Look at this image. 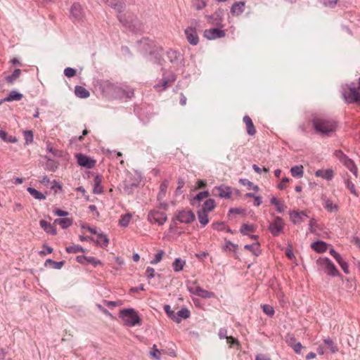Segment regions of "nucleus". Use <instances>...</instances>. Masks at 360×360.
Segmentation results:
<instances>
[{
    "label": "nucleus",
    "instance_id": "f257e3e1",
    "mask_svg": "<svg viewBox=\"0 0 360 360\" xmlns=\"http://www.w3.org/2000/svg\"><path fill=\"white\" fill-rule=\"evenodd\" d=\"M311 122L315 131L322 136H330L338 127V122L334 119L322 114L314 115Z\"/></svg>",
    "mask_w": 360,
    "mask_h": 360
},
{
    "label": "nucleus",
    "instance_id": "f03ea898",
    "mask_svg": "<svg viewBox=\"0 0 360 360\" xmlns=\"http://www.w3.org/2000/svg\"><path fill=\"white\" fill-rule=\"evenodd\" d=\"M341 94L344 101L347 104L360 103V92L357 91L354 82L342 85Z\"/></svg>",
    "mask_w": 360,
    "mask_h": 360
},
{
    "label": "nucleus",
    "instance_id": "7ed1b4c3",
    "mask_svg": "<svg viewBox=\"0 0 360 360\" xmlns=\"http://www.w3.org/2000/svg\"><path fill=\"white\" fill-rule=\"evenodd\" d=\"M119 317L123 320L125 325L129 327L140 326L142 323L138 312L133 308L122 309L120 311Z\"/></svg>",
    "mask_w": 360,
    "mask_h": 360
},
{
    "label": "nucleus",
    "instance_id": "20e7f679",
    "mask_svg": "<svg viewBox=\"0 0 360 360\" xmlns=\"http://www.w3.org/2000/svg\"><path fill=\"white\" fill-rule=\"evenodd\" d=\"M190 24L191 25L185 30V35L189 44L195 46L199 42L196 27L200 26V22L198 20L192 19L190 20Z\"/></svg>",
    "mask_w": 360,
    "mask_h": 360
},
{
    "label": "nucleus",
    "instance_id": "39448f33",
    "mask_svg": "<svg viewBox=\"0 0 360 360\" xmlns=\"http://www.w3.org/2000/svg\"><path fill=\"white\" fill-rule=\"evenodd\" d=\"M316 263L320 266L323 267L328 275L336 277L340 276V272L338 270L335 265L333 263V262L328 257L319 258Z\"/></svg>",
    "mask_w": 360,
    "mask_h": 360
},
{
    "label": "nucleus",
    "instance_id": "423d86ee",
    "mask_svg": "<svg viewBox=\"0 0 360 360\" xmlns=\"http://www.w3.org/2000/svg\"><path fill=\"white\" fill-rule=\"evenodd\" d=\"M70 18L76 22H82L85 18L84 11L79 3H74L70 10Z\"/></svg>",
    "mask_w": 360,
    "mask_h": 360
},
{
    "label": "nucleus",
    "instance_id": "0eeeda50",
    "mask_svg": "<svg viewBox=\"0 0 360 360\" xmlns=\"http://www.w3.org/2000/svg\"><path fill=\"white\" fill-rule=\"evenodd\" d=\"M284 226L283 219L281 217L276 216L273 221L269 223V230L273 236L276 237L283 231Z\"/></svg>",
    "mask_w": 360,
    "mask_h": 360
},
{
    "label": "nucleus",
    "instance_id": "6e6552de",
    "mask_svg": "<svg viewBox=\"0 0 360 360\" xmlns=\"http://www.w3.org/2000/svg\"><path fill=\"white\" fill-rule=\"evenodd\" d=\"M148 220L152 224H158L162 226L167 221V217L165 212L153 210L148 214Z\"/></svg>",
    "mask_w": 360,
    "mask_h": 360
},
{
    "label": "nucleus",
    "instance_id": "1a4fd4ad",
    "mask_svg": "<svg viewBox=\"0 0 360 360\" xmlns=\"http://www.w3.org/2000/svg\"><path fill=\"white\" fill-rule=\"evenodd\" d=\"M224 11L223 8H219L212 15H207L206 18L207 21L212 25L224 27L223 20H224Z\"/></svg>",
    "mask_w": 360,
    "mask_h": 360
},
{
    "label": "nucleus",
    "instance_id": "9d476101",
    "mask_svg": "<svg viewBox=\"0 0 360 360\" xmlns=\"http://www.w3.org/2000/svg\"><path fill=\"white\" fill-rule=\"evenodd\" d=\"M167 58L174 67H181L184 63V56L179 51L169 49L166 53Z\"/></svg>",
    "mask_w": 360,
    "mask_h": 360
},
{
    "label": "nucleus",
    "instance_id": "9b49d317",
    "mask_svg": "<svg viewBox=\"0 0 360 360\" xmlns=\"http://www.w3.org/2000/svg\"><path fill=\"white\" fill-rule=\"evenodd\" d=\"M226 35L225 30L222 27H217L210 29H207L204 32V37L209 40H214L224 37Z\"/></svg>",
    "mask_w": 360,
    "mask_h": 360
},
{
    "label": "nucleus",
    "instance_id": "f8f14e48",
    "mask_svg": "<svg viewBox=\"0 0 360 360\" xmlns=\"http://www.w3.org/2000/svg\"><path fill=\"white\" fill-rule=\"evenodd\" d=\"M176 219L181 223L188 224L195 220V216L191 210H181L178 212Z\"/></svg>",
    "mask_w": 360,
    "mask_h": 360
},
{
    "label": "nucleus",
    "instance_id": "ddd939ff",
    "mask_svg": "<svg viewBox=\"0 0 360 360\" xmlns=\"http://www.w3.org/2000/svg\"><path fill=\"white\" fill-rule=\"evenodd\" d=\"M76 158L77 163L82 167L91 169L94 167L96 165V160L86 155L79 153L76 155Z\"/></svg>",
    "mask_w": 360,
    "mask_h": 360
},
{
    "label": "nucleus",
    "instance_id": "4468645a",
    "mask_svg": "<svg viewBox=\"0 0 360 360\" xmlns=\"http://www.w3.org/2000/svg\"><path fill=\"white\" fill-rule=\"evenodd\" d=\"M212 193L214 196L229 199L231 196L232 191L230 187L221 185L218 187H214Z\"/></svg>",
    "mask_w": 360,
    "mask_h": 360
},
{
    "label": "nucleus",
    "instance_id": "2eb2a0df",
    "mask_svg": "<svg viewBox=\"0 0 360 360\" xmlns=\"http://www.w3.org/2000/svg\"><path fill=\"white\" fill-rule=\"evenodd\" d=\"M289 215L294 224H300L304 221V217H309L304 211H290Z\"/></svg>",
    "mask_w": 360,
    "mask_h": 360
},
{
    "label": "nucleus",
    "instance_id": "dca6fc26",
    "mask_svg": "<svg viewBox=\"0 0 360 360\" xmlns=\"http://www.w3.org/2000/svg\"><path fill=\"white\" fill-rule=\"evenodd\" d=\"M112 8L115 9L117 12H120L125 9L126 5L123 0H103Z\"/></svg>",
    "mask_w": 360,
    "mask_h": 360
},
{
    "label": "nucleus",
    "instance_id": "f3484780",
    "mask_svg": "<svg viewBox=\"0 0 360 360\" xmlns=\"http://www.w3.org/2000/svg\"><path fill=\"white\" fill-rule=\"evenodd\" d=\"M124 11V9L120 12H117V19L124 27L134 31V25H133L132 19L128 20L127 18V13H123Z\"/></svg>",
    "mask_w": 360,
    "mask_h": 360
},
{
    "label": "nucleus",
    "instance_id": "a211bd4d",
    "mask_svg": "<svg viewBox=\"0 0 360 360\" xmlns=\"http://www.w3.org/2000/svg\"><path fill=\"white\" fill-rule=\"evenodd\" d=\"M245 6L244 1L235 2L231 7V13L236 16L241 15L245 11Z\"/></svg>",
    "mask_w": 360,
    "mask_h": 360
},
{
    "label": "nucleus",
    "instance_id": "6ab92c4d",
    "mask_svg": "<svg viewBox=\"0 0 360 360\" xmlns=\"http://www.w3.org/2000/svg\"><path fill=\"white\" fill-rule=\"evenodd\" d=\"M243 121L246 125V131L248 134L250 136H254L257 131L250 117L248 115H245L243 118Z\"/></svg>",
    "mask_w": 360,
    "mask_h": 360
},
{
    "label": "nucleus",
    "instance_id": "aec40b11",
    "mask_svg": "<svg viewBox=\"0 0 360 360\" xmlns=\"http://www.w3.org/2000/svg\"><path fill=\"white\" fill-rule=\"evenodd\" d=\"M315 176L317 177H321L326 180H331L334 176L333 170L331 169H319L316 171Z\"/></svg>",
    "mask_w": 360,
    "mask_h": 360
},
{
    "label": "nucleus",
    "instance_id": "412c9836",
    "mask_svg": "<svg viewBox=\"0 0 360 360\" xmlns=\"http://www.w3.org/2000/svg\"><path fill=\"white\" fill-rule=\"evenodd\" d=\"M41 228L47 233L55 236L57 233V231L53 224L47 222L45 220H41L39 221Z\"/></svg>",
    "mask_w": 360,
    "mask_h": 360
},
{
    "label": "nucleus",
    "instance_id": "4be33fe9",
    "mask_svg": "<svg viewBox=\"0 0 360 360\" xmlns=\"http://www.w3.org/2000/svg\"><path fill=\"white\" fill-rule=\"evenodd\" d=\"M102 176L101 175H96L94 179V188L93 193L95 194H101L103 192V188L101 185Z\"/></svg>",
    "mask_w": 360,
    "mask_h": 360
},
{
    "label": "nucleus",
    "instance_id": "5701e85b",
    "mask_svg": "<svg viewBox=\"0 0 360 360\" xmlns=\"http://www.w3.org/2000/svg\"><path fill=\"white\" fill-rule=\"evenodd\" d=\"M328 244L322 240H317L311 243V248L319 253H322L326 251Z\"/></svg>",
    "mask_w": 360,
    "mask_h": 360
},
{
    "label": "nucleus",
    "instance_id": "b1692460",
    "mask_svg": "<svg viewBox=\"0 0 360 360\" xmlns=\"http://www.w3.org/2000/svg\"><path fill=\"white\" fill-rule=\"evenodd\" d=\"M94 243L101 248H105L108 245L109 239L108 236L103 233H98L97 236V240H94Z\"/></svg>",
    "mask_w": 360,
    "mask_h": 360
},
{
    "label": "nucleus",
    "instance_id": "393cba45",
    "mask_svg": "<svg viewBox=\"0 0 360 360\" xmlns=\"http://www.w3.org/2000/svg\"><path fill=\"white\" fill-rule=\"evenodd\" d=\"M271 204L275 205L276 210L278 213H282L287 208L283 201L278 200L276 197L273 196L270 199Z\"/></svg>",
    "mask_w": 360,
    "mask_h": 360
},
{
    "label": "nucleus",
    "instance_id": "a878e982",
    "mask_svg": "<svg viewBox=\"0 0 360 360\" xmlns=\"http://www.w3.org/2000/svg\"><path fill=\"white\" fill-rule=\"evenodd\" d=\"M196 295L202 298H212L215 297V294L212 291L204 290L200 286L195 288Z\"/></svg>",
    "mask_w": 360,
    "mask_h": 360
},
{
    "label": "nucleus",
    "instance_id": "bb28decb",
    "mask_svg": "<svg viewBox=\"0 0 360 360\" xmlns=\"http://www.w3.org/2000/svg\"><path fill=\"white\" fill-rule=\"evenodd\" d=\"M73 220L71 218H58L54 220L53 224H57L60 226L63 229H67L72 226Z\"/></svg>",
    "mask_w": 360,
    "mask_h": 360
},
{
    "label": "nucleus",
    "instance_id": "cd10ccee",
    "mask_svg": "<svg viewBox=\"0 0 360 360\" xmlns=\"http://www.w3.org/2000/svg\"><path fill=\"white\" fill-rule=\"evenodd\" d=\"M259 243L256 242L252 244H247L244 246L245 250L250 251L254 255L259 256L261 254V250L259 249Z\"/></svg>",
    "mask_w": 360,
    "mask_h": 360
},
{
    "label": "nucleus",
    "instance_id": "c85d7f7f",
    "mask_svg": "<svg viewBox=\"0 0 360 360\" xmlns=\"http://www.w3.org/2000/svg\"><path fill=\"white\" fill-rule=\"evenodd\" d=\"M75 95L81 98H86L90 96L89 91L82 86H76L75 88Z\"/></svg>",
    "mask_w": 360,
    "mask_h": 360
},
{
    "label": "nucleus",
    "instance_id": "c756f323",
    "mask_svg": "<svg viewBox=\"0 0 360 360\" xmlns=\"http://www.w3.org/2000/svg\"><path fill=\"white\" fill-rule=\"evenodd\" d=\"M64 261L56 262L51 259H47L45 261V266H49L54 269H60L64 265Z\"/></svg>",
    "mask_w": 360,
    "mask_h": 360
},
{
    "label": "nucleus",
    "instance_id": "7c9ffc66",
    "mask_svg": "<svg viewBox=\"0 0 360 360\" xmlns=\"http://www.w3.org/2000/svg\"><path fill=\"white\" fill-rule=\"evenodd\" d=\"M291 175L295 178H301L304 174V168L302 165H295L290 169Z\"/></svg>",
    "mask_w": 360,
    "mask_h": 360
},
{
    "label": "nucleus",
    "instance_id": "2f4dec72",
    "mask_svg": "<svg viewBox=\"0 0 360 360\" xmlns=\"http://www.w3.org/2000/svg\"><path fill=\"white\" fill-rule=\"evenodd\" d=\"M256 230L255 226L253 224H243L240 229V232L243 236H248L249 233H253Z\"/></svg>",
    "mask_w": 360,
    "mask_h": 360
},
{
    "label": "nucleus",
    "instance_id": "473e14b6",
    "mask_svg": "<svg viewBox=\"0 0 360 360\" xmlns=\"http://www.w3.org/2000/svg\"><path fill=\"white\" fill-rule=\"evenodd\" d=\"M164 310L169 318H170L173 321L179 323L180 319L178 316H176V313L171 309V307L169 304H166L164 306Z\"/></svg>",
    "mask_w": 360,
    "mask_h": 360
},
{
    "label": "nucleus",
    "instance_id": "72a5a7b5",
    "mask_svg": "<svg viewBox=\"0 0 360 360\" xmlns=\"http://www.w3.org/2000/svg\"><path fill=\"white\" fill-rule=\"evenodd\" d=\"M22 94L13 90L10 92L8 96L4 98V101H6V102L20 101L22 99Z\"/></svg>",
    "mask_w": 360,
    "mask_h": 360
},
{
    "label": "nucleus",
    "instance_id": "f704fd0d",
    "mask_svg": "<svg viewBox=\"0 0 360 360\" xmlns=\"http://www.w3.org/2000/svg\"><path fill=\"white\" fill-rule=\"evenodd\" d=\"M186 264V261L183 260L181 258L178 257L174 259L172 263V267L175 272H179L183 270L184 265Z\"/></svg>",
    "mask_w": 360,
    "mask_h": 360
},
{
    "label": "nucleus",
    "instance_id": "c9c22d12",
    "mask_svg": "<svg viewBox=\"0 0 360 360\" xmlns=\"http://www.w3.org/2000/svg\"><path fill=\"white\" fill-rule=\"evenodd\" d=\"M21 70L15 69L13 73L5 77V80L7 83L13 84L14 82L20 76Z\"/></svg>",
    "mask_w": 360,
    "mask_h": 360
},
{
    "label": "nucleus",
    "instance_id": "e433bc0d",
    "mask_svg": "<svg viewBox=\"0 0 360 360\" xmlns=\"http://www.w3.org/2000/svg\"><path fill=\"white\" fill-rule=\"evenodd\" d=\"M216 207L215 201L214 199L210 198L205 201L203 206L201 210L206 211V212H209L212 211Z\"/></svg>",
    "mask_w": 360,
    "mask_h": 360
},
{
    "label": "nucleus",
    "instance_id": "4c0bfd02",
    "mask_svg": "<svg viewBox=\"0 0 360 360\" xmlns=\"http://www.w3.org/2000/svg\"><path fill=\"white\" fill-rule=\"evenodd\" d=\"M198 217L199 221H200V224L202 225V226H205V225H207L209 223L208 215H207V212H206V211H203L201 210H198Z\"/></svg>",
    "mask_w": 360,
    "mask_h": 360
},
{
    "label": "nucleus",
    "instance_id": "58836bf2",
    "mask_svg": "<svg viewBox=\"0 0 360 360\" xmlns=\"http://www.w3.org/2000/svg\"><path fill=\"white\" fill-rule=\"evenodd\" d=\"M343 165L354 175H356L357 168L354 162L352 159L347 158L343 162Z\"/></svg>",
    "mask_w": 360,
    "mask_h": 360
},
{
    "label": "nucleus",
    "instance_id": "ea45409f",
    "mask_svg": "<svg viewBox=\"0 0 360 360\" xmlns=\"http://www.w3.org/2000/svg\"><path fill=\"white\" fill-rule=\"evenodd\" d=\"M0 138L7 143H16L18 139L14 136H8L6 131L0 130Z\"/></svg>",
    "mask_w": 360,
    "mask_h": 360
},
{
    "label": "nucleus",
    "instance_id": "a19ab883",
    "mask_svg": "<svg viewBox=\"0 0 360 360\" xmlns=\"http://www.w3.org/2000/svg\"><path fill=\"white\" fill-rule=\"evenodd\" d=\"M323 207L329 212H336L338 210V206L334 204L330 199H327L325 201Z\"/></svg>",
    "mask_w": 360,
    "mask_h": 360
},
{
    "label": "nucleus",
    "instance_id": "79ce46f5",
    "mask_svg": "<svg viewBox=\"0 0 360 360\" xmlns=\"http://www.w3.org/2000/svg\"><path fill=\"white\" fill-rule=\"evenodd\" d=\"M168 82L165 79V73H163L162 78L154 86L155 89L158 91H162L165 90L168 86Z\"/></svg>",
    "mask_w": 360,
    "mask_h": 360
},
{
    "label": "nucleus",
    "instance_id": "37998d69",
    "mask_svg": "<svg viewBox=\"0 0 360 360\" xmlns=\"http://www.w3.org/2000/svg\"><path fill=\"white\" fill-rule=\"evenodd\" d=\"M27 191L35 199H37V200L46 199V196L42 193L39 192V191H37V189H35L34 188L28 187Z\"/></svg>",
    "mask_w": 360,
    "mask_h": 360
},
{
    "label": "nucleus",
    "instance_id": "c03bdc74",
    "mask_svg": "<svg viewBox=\"0 0 360 360\" xmlns=\"http://www.w3.org/2000/svg\"><path fill=\"white\" fill-rule=\"evenodd\" d=\"M117 92L120 93L121 98H126L130 99L134 96V90L132 89H119Z\"/></svg>",
    "mask_w": 360,
    "mask_h": 360
},
{
    "label": "nucleus",
    "instance_id": "a18cd8bd",
    "mask_svg": "<svg viewBox=\"0 0 360 360\" xmlns=\"http://www.w3.org/2000/svg\"><path fill=\"white\" fill-rule=\"evenodd\" d=\"M65 250L68 253H73V254H75V253H77L79 252H85V250L82 246H79V245H74L68 246L66 248Z\"/></svg>",
    "mask_w": 360,
    "mask_h": 360
},
{
    "label": "nucleus",
    "instance_id": "49530a36",
    "mask_svg": "<svg viewBox=\"0 0 360 360\" xmlns=\"http://www.w3.org/2000/svg\"><path fill=\"white\" fill-rule=\"evenodd\" d=\"M191 316V312L187 308H182L177 313H176V316H178L180 319V322L181 319H186L189 318Z\"/></svg>",
    "mask_w": 360,
    "mask_h": 360
},
{
    "label": "nucleus",
    "instance_id": "de8ad7c7",
    "mask_svg": "<svg viewBox=\"0 0 360 360\" xmlns=\"http://www.w3.org/2000/svg\"><path fill=\"white\" fill-rule=\"evenodd\" d=\"M240 182L243 186H248V189H253L255 191L257 192L259 191V187L257 185H255L252 181H249L246 179H240Z\"/></svg>",
    "mask_w": 360,
    "mask_h": 360
},
{
    "label": "nucleus",
    "instance_id": "09e8293b",
    "mask_svg": "<svg viewBox=\"0 0 360 360\" xmlns=\"http://www.w3.org/2000/svg\"><path fill=\"white\" fill-rule=\"evenodd\" d=\"M168 186L167 181H164L160 186V191L158 195V199L160 200L165 195Z\"/></svg>",
    "mask_w": 360,
    "mask_h": 360
},
{
    "label": "nucleus",
    "instance_id": "8fccbe9b",
    "mask_svg": "<svg viewBox=\"0 0 360 360\" xmlns=\"http://www.w3.org/2000/svg\"><path fill=\"white\" fill-rule=\"evenodd\" d=\"M23 136L26 145H29L33 142V132L32 130L24 131Z\"/></svg>",
    "mask_w": 360,
    "mask_h": 360
},
{
    "label": "nucleus",
    "instance_id": "3c124183",
    "mask_svg": "<svg viewBox=\"0 0 360 360\" xmlns=\"http://www.w3.org/2000/svg\"><path fill=\"white\" fill-rule=\"evenodd\" d=\"M137 187V184L134 183H126L123 188L124 192L127 195L132 194L135 188Z\"/></svg>",
    "mask_w": 360,
    "mask_h": 360
},
{
    "label": "nucleus",
    "instance_id": "603ef678",
    "mask_svg": "<svg viewBox=\"0 0 360 360\" xmlns=\"http://www.w3.org/2000/svg\"><path fill=\"white\" fill-rule=\"evenodd\" d=\"M192 4L195 9L197 11L202 10L207 5L205 0H193Z\"/></svg>",
    "mask_w": 360,
    "mask_h": 360
},
{
    "label": "nucleus",
    "instance_id": "864d4df0",
    "mask_svg": "<svg viewBox=\"0 0 360 360\" xmlns=\"http://www.w3.org/2000/svg\"><path fill=\"white\" fill-rule=\"evenodd\" d=\"M238 246L237 244L233 243L230 240L225 239V245L223 249L226 251V250H229V251L233 250V252H236V250L238 249Z\"/></svg>",
    "mask_w": 360,
    "mask_h": 360
},
{
    "label": "nucleus",
    "instance_id": "5fc2aeb1",
    "mask_svg": "<svg viewBox=\"0 0 360 360\" xmlns=\"http://www.w3.org/2000/svg\"><path fill=\"white\" fill-rule=\"evenodd\" d=\"M323 342L330 348L331 353H335L338 351V348L334 342L330 338L324 339Z\"/></svg>",
    "mask_w": 360,
    "mask_h": 360
},
{
    "label": "nucleus",
    "instance_id": "6e6d98bb",
    "mask_svg": "<svg viewBox=\"0 0 360 360\" xmlns=\"http://www.w3.org/2000/svg\"><path fill=\"white\" fill-rule=\"evenodd\" d=\"M149 60L154 64H158V65H162V62L164 60L162 59V58L161 57V56L159 53H156L154 56H150L149 58Z\"/></svg>",
    "mask_w": 360,
    "mask_h": 360
},
{
    "label": "nucleus",
    "instance_id": "4d7b16f0",
    "mask_svg": "<svg viewBox=\"0 0 360 360\" xmlns=\"http://www.w3.org/2000/svg\"><path fill=\"white\" fill-rule=\"evenodd\" d=\"M264 313H265L269 316H273L275 311L274 309L272 306L269 304H263L262 306Z\"/></svg>",
    "mask_w": 360,
    "mask_h": 360
},
{
    "label": "nucleus",
    "instance_id": "13d9d810",
    "mask_svg": "<svg viewBox=\"0 0 360 360\" xmlns=\"http://www.w3.org/2000/svg\"><path fill=\"white\" fill-rule=\"evenodd\" d=\"M165 254L163 250H159L158 253L155 255V257L150 261L151 264H156L160 262Z\"/></svg>",
    "mask_w": 360,
    "mask_h": 360
},
{
    "label": "nucleus",
    "instance_id": "bf43d9fd",
    "mask_svg": "<svg viewBox=\"0 0 360 360\" xmlns=\"http://www.w3.org/2000/svg\"><path fill=\"white\" fill-rule=\"evenodd\" d=\"M334 155L342 164L345 160L349 158L341 150H336L334 153Z\"/></svg>",
    "mask_w": 360,
    "mask_h": 360
},
{
    "label": "nucleus",
    "instance_id": "052dcab7",
    "mask_svg": "<svg viewBox=\"0 0 360 360\" xmlns=\"http://www.w3.org/2000/svg\"><path fill=\"white\" fill-rule=\"evenodd\" d=\"M131 219L130 214H126L122 217L121 219L119 221V224L121 226L125 227L127 226Z\"/></svg>",
    "mask_w": 360,
    "mask_h": 360
},
{
    "label": "nucleus",
    "instance_id": "680f3d73",
    "mask_svg": "<svg viewBox=\"0 0 360 360\" xmlns=\"http://www.w3.org/2000/svg\"><path fill=\"white\" fill-rule=\"evenodd\" d=\"M210 193L207 191H204L198 193L193 198V200H202L204 198L209 197Z\"/></svg>",
    "mask_w": 360,
    "mask_h": 360
},
{
    "label": "nucleus",
    "instance_id": "e2e57ef3",
    "mask_svg": "<svg viewBox=\"0 0 360 360\" xmlns=\"http://www.w3.org/2000/svg\"><path fill=\"white\" fill-rule=\"evenodd\" d=\"M226 224L224 221H217L212 224V228L217 231H223L226 228Z\"/></svg>",
    "mask_w": 360,
    "mask_h": 360
},
{
    "label": "nucleus",
    "instance_id": "0e129e2a",
    "mask_svg": "<svg viewBox=\"0 0 360 360\" xmlns=\"http://www.w3.org/2000/svg\"><path fill=\"white\" fill-rule=\"evenodd\" d=\"M86 262L92 264L94 267H96L98 265L102 264V262L99 259H96L94 257L90 256L88 257Z\"/></svg>",
    "mask_w": 360,
    "mask_h": 360
},
{
    "label": "nucleus",
    "instance_id": "69168bd1",
    "mask_svg": "<svg viewBox=\"0 0 360 360\" xmlns=\"http://www.w3.org/2000/svg\"><path fill=\"white\" fill-rule=\"evenodd\" d=\"M340 267L342 268V271L345 274H349V265L347 262H345L343 259L340 260L339 262H338Z\"/></svg>",
    "mask_w": 360,
    "mask_h": 360
},
{
    "label": "nucleus",
    "instance_id": "338daca9",
    "mask_svg": "<svg viewBox=\"0 0 360 360\" xmlns=\"http://www.w3.org/2000/svg\"><path fill=\"white\" fill-rule=\"evenodd\" d=\"M64 75L67 77H69V78L75 76V75H76V70L72 68H66L64 70Z\"/></svg>",
    "mask_w": 360,
    "mask_h": 360
},
{
    "label": "nucleus",
    "instance_id": "774afa93",
    "mask_svg": "<svg viewBox=\"0 0 360 360\" xmlns=\"http://www.w3.org/2000/svg\"><path fill=\"white\" fill-rule=\"evenodd\" d=\"M165 79L168 82V84H169L176 81V75L174 72H169L167 75H165Z\"/></svg>",
    "mask_w": 360,
    "mask_h": 360
}]
</instances>
